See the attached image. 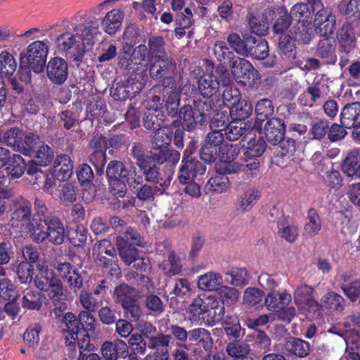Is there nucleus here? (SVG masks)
<instances>
[{
    "instance_id": "obj_42",
    "label": "nucleus",
    "mask_w": 360,
    "mask_h": 360,
    "mask_svg": "<svg viewBox=\"0 0 360 360\" xmlns=\"http://www.w3.org/2000/svg\"><path fill=\"white\" fill-rule=\"evenodd\" d=\"M309 344L300 339L290 338L284 345L285 352L288 354L295 355L300 358L307 356L309 353Z\"/></svg>"
},
{
    "instance_id": "obj_41",
    "label": "nucleus",
    "mask_w": 360,
    "mask_h": 360,
    "mask_svg": "<svg viewBox=\"0 0 360 360\" xmlns=\"http://www.w3.org/2000/svg\"><path fill=\"white\" fill-rule=\"evenodd\" d=\"M142 182L143 177L141 175H139L134 177V179H131L129 181H125L123 179L109 180L110 191L113 195L118 197H123L124 195L127 191V184L135 188Z\"/></svg>"
},
{
    "instance_id": "obj_12",
    "label": "nucleus",
    "mask_w": 360,
    "mask_h": 360,
    "mask_svg": "<svg viewBox=\"0 0 360 360\" xmlns=\"http://www.w3.org/2000/svg\"><path fill=\"white\" fill-rule=\"evenodd\" d=\"M15 201L18 207L12 214L11 226L19 229L21 233H30L32 236L34 221V217L30 220L31 203L23 198H16Z\"/></svg>"
},
{
    "instance_id": "obj_47",
    "label": "nucleus",
    "mask_w": 360,
    "mask_h": 360,
    "mask_svg": "<svg viewBox=\"0 0 360 360\" xmlns=\"http://www.w3.org/2000/svg\"><path fill=\"white\" fill-rule=\"evenodd\" d=\"M225 275L226 282L233 286H244L249 282L248 274L245 269L233 268Z\"/></svg>"
},
{
    "instance_id": "obj_7",
    "label": "nucleus",
    "mask_w": 360,
    "mask_h": 360,
    "mask_svg": "<svg viewBox=\"0 0 360 360\" xmlns=\"http://www.w3.org/2000/svg\"><path fill=\"white\" fill-rule=\"evenodd\" d=\"M294 303L308 319H316L321 314V307L315 300L314 289L307 285H300L294 290Z\"/></svg>"
},
{
    "instance_id": "obj_64",
    "label": "nucleus",
    "mask_w": 360,
    "mask_h": 360,
    "mask_svg": "<svg viewBox=\"0 0 360 360\" xmlns=\"http://www.w3.org/2000/svg\"><path fill=\"white\" fill-rule=\"evenodd\" d=\"M94 295L86 290H82L79 293V302L87 311H96L100 305V302Z\"/></svg>"
},
{
    "instance_id": "obj_27",
    "label": "nucleus",
    "mask_w": 360,
    "mask_h": 360,
    "mask_svg": "<svg viewBox=\"0 0 360 360\" xmlns=\"http://www.w3.org/2000/svg\"><path fill=\"white\" fill-rule=\"evenodd\" d=\"M57 271L61 278L65 281H67L70 287L75 289H80L82 288L83 284L82 278L77 269L70 263L64 262L59 264L57 266Z\"/></svg>"
},
{
    "instance_id": "obj_53",
    "label": "nucleus",
    "mask_w": 360,
    "mask_h": 360,
    "mask_svg": "<svg viewBox=\"0 0 360 360\" xmlns=\"http://www.w3.org/2000/svg\"><path fill=\"white\" fill-rule=\"evenodd\" d=\"M23 136V131L18 128L14 127L4 133L3 139L7 146L13 147L18 150V148H23V146L21 145Z\"/></svg>"
},
{
    "instance_id": "obj_59",
    "label": "nucleus",
    "mask_w": 360,
    "mask_h": 360,
    "mask_svg": "<svg viewBox=\"0 0 360 360\" xmlns=\"http://www.w3.org/2000/svg\"><path fill=\"white\" fill-rule=\"evenodd\" d=\"M255 46L249 47V55L257 60H264L269 56V45L263 39H254Z\"/></svg>"
},
{
    "instance_id": "obj_19",
    "label": "nucleus",
    "mask_w": 360,
    "mask_h": 360,
    "mask_svg": "<svg viewBox=\"0 0 360 360\" xmlns=\"http://www.w3.org/2000/svg\"><path fill=\"white\" fill-rule=\"evenodd\" d=\"M101 353L105 360H117L127 355L128 346L123 340L119 339L105 341L101 345Z\"/></svg>"
},
{
    "instance_id": "obj_63",
    "label": "nucleus",
    "mask_w": 360,
    "mask_h": 360,
    "mask_svg": "<svg viewBox=\"0 0 360 360\" xmlns=\"http://www.w3.org/2000/svg\"><path fill=\"white\" fill-rule=\"evenodd\" d=\"M249 352V346L244 342L236 341L229 343L226 346V352L233 359L244 356Z\"/></svg>"
},
{
    "instance_id": "obj_52",
    "label": "nucleus",
    "mask_w": 360,
    "mask_h": 360,
    "mask_svg": "<svg viewBox=\"0 0 360 360\" xmlns=\"http://www.w3.org/2000/svg\"><path fill=\"white\" fill-rule=\"evenodd\" d=\"M79 323L86 333H89L91 336L97 337L98 332L96 330L97 321L90 311H82L79 314Z\"/></svg>"
},
{
    "instance_id": "obj_22",
    "label": "nucleus",
    "mask_w": 360,
    "mask_h": 360,
    "mask_svg": "<svg viewBox=\"0 0 360 360\" xmlns=\"http://www.w3.org/2000/svg\"><path fill=\"white\" fill-rule=\"evenodd\" d=\"M63 321L65 326L63 329L65 343L68 347H75V342L79 330V319H77L74 314L68 312L64 315Z\"/></svg>"
},
{
    "instance_id": "obj_6",
    "label": "nucleus",
    "mask_w": 360,
    "mask_h": 360,
    "mask_svg": "<svg viewBox=\"0 0 360 360\" xmlns=\"http://www.w3.org/2000/svg\"><path fill=\"white\" fill-rule=\"evenodd\" d=\"M48 54V46L42 41H35L28 45L25 51L20 54V66L25 68V82L29 81L30 69L34 72H41L45 66Z\"/></svg>"
},
{
    "instance_id": "obj_10",
    "label": "nucleus",
    "mask_w": 360,
    "mask_h": 360,
    "mask_svg": "<svg viewBox=\"0 0 360 360\" xmlns=\"http://www.w3.org/2000/svg\"><path fill=\"white\" fill-rule=\"evenodd\" d=\"M92 255L98 265L110 267L109 273L111 275L117 276L120 274L116 252L109 240H103L96 243L93 248Z\"/></svg>"
},
{
    "instance_id": "obj_51",
    "label": "nucleus",
    "mask_w": 360,
    "mask_h": 360,
    "mask_svg": "<svg viewBox=\"0 0 360 360\" xmlns=\"http://www.w3.org/2000/svg\"><path fill=\"white\" fill-rule=\"evenodd\" d=\"M264 297L262 290L253 287L245 289L243 296V303L247 307H254L259 304Z\"/></svg>"
},
{
    "instance_id": "obj_40",
    "label": "nucleus",
    "mask_w": 360,
    "mask_h": 360,
    "mask_svg": "<svg viewBox=\"0 0 360 360\" xmlns=\"http://www.w3.org/2000/svg\"><path fill=\"white\" fill-rule=\"evenodd\" d=\"M344 172L351 177L360 179V153L357 150H352L347 155L343 162Z\"/></svg>"
},
{
    "instance_id": "obj_43",
    "label": "nucleus",
    "mask_w": 360,
    "mask_h": 360,
    "mask_svg": "<svg viewBox=\"0 0 360 360\" xmlns=\"http://www.w3.org/2000/svg\"><path fill=\"white\" fill-rule=\"evenodd\" d=\"M250 127V124L239 120H233L224 129V135L229 141L238 140Z\"/></svg>"
},
{
    "instance_id": "obj_4",
    "label": "nucleus",
    "mask_w": 360,
    "mask_h": 360,
    "mask_svg": "<svg viewBox=\"0 0 360 360\" xmlns=\"http://www.w3.org/2000/svg\"><path fill=\"white\" fill-rule=\"evenodd\" d=\"M149 56L150 60V75L154 79L163 77L172 60L165 51V41L161 37H154L148 41Z\"/></svg>"
},
{
    "instance_id": "obj_50",
    "label": "nucleus",
    "mask_w": 360,
    "mask_h": 360,
    "mask_svg": "<svg viewBox=\"0 0 360 360\" xmlns=\"http://www.w3.org/2000/svg\"><path fill=\"white\" fill-rule=\"evenodd\" d=\"M265 142L262 139H251L248 141L244 153L245 161L261 156L265 150Z\"/></svg>"
},
{
    "instance_id": "obj_45",
    "label": "nucleus",
    "mask_w": 360,
    "mask_h": 360,
    "mask_svg": "<svg viewBox=\"0 0 360 360\" xmlns=\"http://www.w3.org/2000/svg\"><path fill=\"white\" fill-rule=\"evenodd\" d=\"M133 245H127V241L119 236L117 238V247L119 250V255L121 259L127 265H130L138 257V250L132 247Z\"/></svg>"
},
{
    "instance_id": "obj_20",
    "label": "nucleus",
    "mask_w": 360,
    "mask_h": 360,
    "mask_svg": "<svg viewBox=\"0 0 360 360\" xmlns=\"http://www.w3.org/2000/svg\"><path fill=\"white\" fill-rule=\"evenodd\" d=\"M169 337L158 335L156 338L149 340L148 346L150 349H155L154 354H148L143 360H168V347Z\"/></svg>"
},
{
    "instance_id": "obj_25",
    "label": "nucleus",
    "mask_w": 360,
    "mask_h": 360,
    "mask_svg": "<svg viewBox=\"0 0 360 360\" xmlns=\"http://www.w3.org/2000/svg\"><path fill=\"white\" fill-rule=\"evenodd\" d=\"M264 131L267 141L276 145L284 136L285 125L283 121L275 117L270 119L266 122Z\"/></svg>"
},
{
    "instance_id": "obj_9",
    "label": "nucleus",
    "mask_w": 360,
    "mask_h": 360,
    "mask_svg": "<svg viewBox=\"0 0 360 360\" xmlns=\"http://www.w3.org/2000/svg\"><path fill=\"white\" fill-rule=\"evenodd\" d=\"M234 81L243 86L255 87L259 81L258 71L246 59L236 57L230 64Z\"/></svg>"
},
{
    "instance_id": "obj_33",
    "label": "nucleus",
    "mask_w": 360,
    "mask_h": 360,
    "mask_svg": "<svg viewBox=\"0 0 360 360\" xmlns=\"http://www.w3.org/2000/svg\"><path fill=\"white\" fill-rule=\"evenodd\" d=\"M340 283L341 288L345 295L352 301H356L360 295V281H350V276L347 274H341L337 276Z\"/></svg>"
},
{
    "instance_id": "obj_39",
    "label": "nucleus",
    "mask_w": 360,
    "mask_h": 360,
    "mask_svg": "<svg viewBox=\"0 0 360 360\" xmlns=\"http://www.w3.org/2000/svg\"><path fill=\"white\" fill-rule=\"evenodd\" d=\"M327 91L328 86L326 80L323 77H316L312 84L304 91L307 96L311 98L309 103L305 102V104L308 107H312L318 99L327 93Z\"/></svg>"
},
{
    "instance_id": "obj_37",
    "label": "nucleus",
    "mask_w": 360,
    "mask_h": 360,
    "mask_svg": "<svg viewBox=\"0 0 360 360\" xmlns=\"http://www.w3.org/2000/svg\"><path fill=\"white\" fill-rule=\"evenodd\" d=\"M217 171V174L208 180L206 189L212 193H221L227 191L230 187L229 179L225 174V173H228V172H225L224 170Z\"/></svg>"
},
{
    "instance_id": "obj_62",
    "label": "nucleus",
    "mask_w": 360,
    "mask_h": 360,
    "mask_svg": "<svg viewBox=\"0 0 360 360\" xmlns=\"http://www.w3.org/2000/svg\"><path fill=\"white\" fill-rule=\"evenodd\" d=\"M227 41L237 53L243 56L249 55V47L238 34H230L227 37Z\"/></svg>"
},
{
    "instance_id": "obj_17",
    "label": "nucleus",
    "mask_w": 360,
    "mask_h": 360,
    "mask_svg": "<svg viewBox=\"0 0 360 360\" xmlns=\"http://www.w3.org/2000/svg\"><path fill=\"white\" fill-rule=\"evenodd\" d=\"M179 119L183 128L188 131L193 130L198 124H203L205 115L190 105H184L179 110Z\"/></svg>"
},
{
    "instance_id": "obj_54",
    "label": "nucleus",
    "mask_w": 360,
    "mask_h": 360,
    "mask_svg": "<svg viewBox=\"0 0 360 360\" xmlns=\"http://www.w3.org/2000/svg\"><path fill=\"white\" fill-rule=\"evenodd\" d=\"M160 268L168 276L178 274L181 271L179 259L173 253L169 254L168 259L163 261L160 264Z\"/></svg>"
},
{
    "instance_id": "obj_46",
    "label": "nucleus",
    "mask_w": 360,
    "mask_h": 360,
    "mask_svg": "<svg viewBox=\"0 0 360 360\" xmlns=\"http://www.w3.org/2000/svg\"><path fill=\"white\" fill-rule=\"evenodd\" d=\"M230 115L233 120L242 121L248 117L252 112V106L250 101L241 100L232 105L230 108Z\"/></svg>"
},
{
    "instance_id": "obj_48",
    "label": "nucleus",
    "mask_w": 360,
    "mask_h": 360,
    "mask_svg": "<svg viewBox=\"0 0 360 360\" xmlns=\"http://www.w3.org/2000/svg\"><path fill=\"white\" fill-rule=\"evenodd\" d=\"M220 297L219 301L222 307L232 305L237 302L240 297V292L235 288L221 284L217 291Z\"/></svg>"
},
{
    "instance_id": "obj_38",
    "label": "nucleus",
    "mask_w": 360,
    "mask_h": 360,
    "mask_svg": "<svg viewBox=\"0 0 360 360\" xmlns=\"http://www.w3.org/2000/svg\"><path fill=\"white\" fill-rule=\"evenodd\" d=\"M189 341L209 351L212 347V339L210 332L203 328L189 330Z\"/></svg>"
},
{
    "instance_id": "obj_31",
    "label": "nucleus",
    "mask_w": 360,
    "mask_h": 360,
    "mask_svg": "<svg viewBox=\"0 0 360 360\" xmlns=\"http://www.w3.org/2000/svg\"><path fill=\"white\" fill-rule=\"evenodd\" d=\"M224 283L222 275L216 271H210L198 277V287L204 291H217Z\"/></svg>"
},
{
    "instance_id": "obj_58",
    "label": "nucleus",
    "mask_w": 360,
    "mask_h": 360,
    "mask_svg": "<svg viewBox=\"0 0 360 360\" xmlns=\"http://www.w3.org/2000/svg\"><path fill=\"white\" fill-rule=\"evenodd\" d=\"M17 67V63L13 55L7 51L0 53V72L5 75L13 74Z\"/></svg>"
},
{
    "instance_id": "obj_61",
    "label": "nucleus",
    "mask_w": 360,
    "mask_h": 360,
    "mask_svg": "<svg viewBox=\"0 0 360 360\" xmlns=\"http://www.w3.org/2000/svg\"><path fill=\"white\" fill-rule=\"evenodd\" d=\"M274 109L272 102L269 99L263 98L259 101L255 106L257 119L260 121L267 119L273 115Z\"/></svg>"
},
{
    "instance_id": "obj_14",
    "label": "nucleus",
    "mask_w": 360,
    "mask_h": 360,
    "mask_svg": "<svg viewBox=\"0 0 360 360\" xmlns=\"http://www.w3.org/2000/svg\"><path fill=\"white\" fill-rule=\"evenodd\" d=\"M239 152L240 148L236 144H224L221 146L218 151L220 162L216 165L217 170H224L229 174L239 172V162L236 160Z\"/></svg>"
},
{
    "instance_id": "obj_5",
    "label": "nucleus",
    "mask_w": 360,
    "mask_h": 360,
    "mask_svg": "<svg viewBox=\"0 0 360 360\" xmlns=\"http://www.w3.org/2000/svg\"><path fill=\"white\" fill-rule=\"evenodd\" d=\"M311 11L304 3H297L293 5L289 12V17L292 27L295 28L296 38L303 44H308L311 40Z\"/></svg>"
},
{
    "instance_id": "obj_23",
    "label": "nucleus",
    "mask_w": 360,
    "mask_h": 360,
    "mask_svg": "<svg viewBox=\"0 0 360 360\" xmlns=\"http://www.w3.org/2000/svg\"><path fill=\"white\" fill-rule=\"evenodd\" d=\"M124 14L122 11L113 8L103 18L101 25L103 31L109 35H114L122 27Z\"/></svg>"
},
{
    "instance_id": "obj_24",
    "label": "nucleus",
    "mask_w": 360,
    "mask_h": 360,
    "mask_svg": "<svg viewBox=\"0 0 360 360\" xmlns=\"http://www.w3.org/2000/svg\"><path fill=\"white\" fill-rule=\"evenodd\" d=\"M47 75L56 84L65 82L68 76V65L65 60L61 58L51 59L47 65Z\"/></svg>"
},
{
    "instance_id": "obj_57",
    "label": "nucleus",
    "mask_w": 360,
    "mask_h": 360,
    "mask_svg": "<svg viewBox=\"0 0 360 360\" xmlns=\"http://www.w3.org/2000/svg\"><path fill=\"white\" fill-rule=\"evenodd\" d=\"M222 326L228 336L236 338L240 336L241 327L237 316H226L223 321Z\"/></svg>"
},
{
    "instance_id": "obj_1",
    "label": "nucleus",
    "mask_w": 360,
    "mask_h": 360,
    "mask_svg": "<svg viewBox=\"0 0 360 360\" xmlns=\"http://www.w3.org/2000/svg\"><path fill=\"white\" fill-rule=\"evenodd\" d=\"M75 33L65 32L56 40L58 49L67 58L80 61L85 50L93 45L99 34L98 24L92 22L82 29L77 28Z\"/></svg>"
},
{
    "instance_id": "obj_21",
    "label": "nucleus",
    "mask_w": 360,
    "mask_h": 360,
    "mask_svg": "<svg viewBox=\"0 0 360 360\" xmlns=\"http://www.w3.org/2000/svg\"><path fill=\"white\" fill-rule=\"evenodd\" d=\"M106 174L109 180L121 179L129 181L134 179L137 174L136 169L130 167L127 169L122 162L119 161H111L108 164Z\"/></svg>"
},
{
    "instance_id": "obj_49",
    "label": "nucleus",
    "mask_w": 360,
    "mask_h": 360,
    "mask_svg": "<svg viewBox=\"0 0 360 360\" xmlns=\"http://www.w3.org/2000/svg\"><path fill=\"white\" fill-rule=\"evenodd\" d=\"M359 36L356 39L352 31L348 27H343L338 34V41L340 51L349 53L359 44Z\"/></svg>"
},
{
    "instance_id": "obj_11",
    "label": "nucleus",
    "mask_w": 360,
    "mask_h": 360,
    "mask_svg": "<svg viewBox=\"0 0 360 360\" xmlns=\"http://www.w3.org/2000/svg\"><path fill=\"white\" fill-rule=\"evenodd\" d=\"M314 6H320L321 8L315 13L313 27L317 34L328 37L334 32L336 25V17L332 10L324 8L321 0H311Z\"/></svg>"
},
{
    "instance_id": "obj_60",
    "label": "nucleus",
    "mask_w": 360,
    "mask_h": 360,
    "mask_svg": "<svg viewBox=\"0 0 360 360\" xmlns=\"http://www.w3.org/2000/svg\"><path fill=\"white\" fill-rule=\"evenodd\" d=\"M53 158V153L50 147L47 145H42L37 150L32 162L37 165L45 167L52 161Z\"/></svg>"
},
{
    "instance_id": "obj_56",
    "label": "nucleus",
    "mask_w": 360,
    "mask_h": 360,
    "mask_svg": "<svg viewBox=\"0 0 360 360\" xmlns=\"http://www.w3.org/2000/svg\"><path fill=\"white\" fill-rule=\"evenodd\" d=\"M172 130L167 127H160L153 136V143L159 148L165 149L172 141Z\"/></svg>"
},
{
    "instance_id": "obj_55",
    "label": "nucleus",
    "mask_w": 360,
    "mask_h": 360,
    "mask_svg": "<svg viewBox=\"0 0 360 360\" xmlns=\"http://www.w3.org/2000/svg\"><path fill=\"white\" fill-rule=\"evenodd\" d=\"M321 220L314 209H309L308 212V222L304 226V234L307 237L316 236L321 230Z\"/></svg>"
},
{
    "instance_id": "obj_35",
    "label": "nucleus",
    "mask_w": 360,
    "mask_h": 360,
    "mask_svg": "<svg viewBox=\"0 0 360 360\" xmlns=\"http://www.w3.org/2000/svg\"><path fill=\"white\" fill-rule=\"evenodd\" d=\"M112 297L115 302L124 306H128L131 302H137L139 295L134 288L122 284L116 287L112 293Z\"/></svg>"
},
{
    "instance_id": "obj_26",
    "label": "nucleus",
    "mask_w": 360,
    "mask_h": 360,
    "mask_svg": "<svg viewBox=\"0 0 360 360\" xmlns=\"http://www.w3.org/2000/svg\"><path fill=\"white\" fill-rule=\"evenodd\" d=\"M219 82L217 76L210 72L204 73L198 81V89L204 98H210L219 89Z\"/></svg>"
},
{
    "instance_id": "obj_29",
    "label": "nucleus",
    "mask_w": 360,
    "mask_h": 360,
    "mask_svg": "<svg viewBox=\"0 0 360 360\" xmlns=\"http://www.w3.org/2000/svg\"><path fill=\"white\" fill-rule=\"evenodd\" d=\"M340 120L346 128H354L360 125V103H352L345 105L342 110Z\"/></svg>"
},
{
    "instance_id": "obj_16",
    "label": "nucleus",
    "mask_w": 360,
    "mask_h": 360,
    "mask_svg": "<svg viewBox=\"0 0 360 360\" xmlns=\"http://www.w3.org/2000/svg\"><path fill=\"white\" fill-rule=\"evenodd\" d=\"M224 134L221 131L212 130L206 137L201 150V158L205 162L213 161L218 153V146L224 140Z\"/></svg>"
},
{
    "instance_id": "obj_34",
    "label": "nucleus",
    "mask_w": 360,
    "mask_h": 360,
    "mask_svg": "<svg viewBox=\"0 0 360 360\" xmlns=\"http://www.w3.org/2000/svg\"><path fill=\"white\" fill-rule=\"evenodd\" d=\"M91 146L95 149L94 152L90 155V161L96 167H103L105 163V155L104 150L107 147V140L105 137H94Z\"/></svg>"
},
{
    "instance_id": "obj_15",
    "label": "nucleus",
    "mask_w": 360,
    "mask_h": 360,
    "mask_svg": "<svg viewBox=\"0 0 360 360\" xmlns=\"http://www.w3.org/2000/svg\"><path fill=\"white\" fill-rule=\"evenodd\" d=\"M188 150L184 153L181 166L179 172V180L182 184H186L202 176L205 172V166L198 160L186 156Z\"/></svg>"
},
{
    "instance_id": "obj_32",
    "label": "nucleus",
    "mask_w": 360,
    "mask_h": 360,
    "mask_svg": "<svg viewBox=\"0 0 360 360\" xmlns=\"http://www.w3.org/2000/svg\"><path fill=\"white\" fill-rule=\"evenodd\" d=\"M73 165L67 155L57 157L53 163V174L60 181L68 179L72 174Z\"/></svg>"
},
{
    "instance_id": "obj_18",
    "label": "nucleus",
    "mask_w": 360,
    "mask_h": 360,
    "mask_svg": "<svg viewBox=\"0 0 360 360\" xmlns=\"http://www.w3.org/2000/svg\"><path fill=\"white\" fill-rule=\"evenodd\" d=\"M139 167L143 170L145 174L146 180L148 181H153L157 186L156 190L161 194L165 192L171 183L172 174H168L165 178L160 177L158 169L156 167H150L148 165L147 161H140L139 163Z\"/></svg>"
},
{
    "instance_id": "obj_3",
    "label": "nucleus",
    "mask_w": 360,
    "mask_h": 360,
    "mask_svg": "<svg viewBox=\"0 0 360 360\" xmlns=\"http://www.w3.org/2000/svg\"><path fill=\"white\" fill-rule=\"evenodd\" d=\"M32 238L36 242L48 240L56 245L63 243L66 233L63 223L56 217L34 219Z\"/></svg>"
},
{
    "instance_id": "obj_2",
    "label": "nucleus",
    "mask_w": 360,
    "mask_h": 360,
    "mask_svg": "<svg viewBox=\"0 0 360 360\" xmlns=\"http://www.w3.org/2000/svg\"><path fill=\"white\" fill-rule=\"evenodd\" d=\"M189 319L195 323L212 326L221 320L224 314L219 299L214 295L198 296L188 306Z\"/></svg>"
},
{
    "instance_id": "obj_28",
    "label": "nucleus",
    "mask_w": 360,
    "mask_h": 360,
    "mask_svg": "<svg viewBox=\"0 0 360 360\" xmlns=\"http://www.w3.org/2000/svg\"><path fill=\"white\" fill-rule=\"evenodd\" d=\"M292 300L290 292L285 290L269 293L264 300V304L268 310L277 311L284 306H288Z\"/></svg>"
},
{
    "instance_id": "obj_8",
    "label": "nucleus",
    "mask_w": 360,
    "mask_h": 360,
    "mask_svg": "<svg viewBox=\"0 0 360 360\" xmlns=\"http://www.w3.org/2000/svg\"><path fill=\"white\" fill-rule=\"evenodd\" d=\"M39 274L35 278L36 286L44 291H49V295L55 301L63 295V288L61 281L54 276L53 271L49 269L45 262L37 264Z\"/></svg>"
},
{
    "instance_id": "obj_36",
    "label": "nucleus",
    "mask_w": 360,
    "mask_h": 360,
    "mask_svg": "<svg viewBox=\"0 0 360 360\" xmlns=\"http://www.w3.org/2000/svg\"><path fill=\"white\" fill-rule=\"evenodd\" d=\"M161 106L160 97L158 96L147 102L146 107L148 111L144 115L143 117L144 127L146 129H152L160 126L157 118L159 114L154 115L153 112H158Z\"/></svg>"
},
{
    "instance_id": "obj_13",
    "label": "nucleus",
    "mask_w": 360,
    "mask_h": 360,
    "mask_svg": "<svg viewBox=\"0 0 360 360\" xmlns=\"http://www.w3.org/2000/svg\"><path fill=\"white\" fill-rule=\"evenodd\" d=\"M25 169L24 159L18 154H11L7 149L0 147V176L4 172L13 178L20 177Z\"/></svg>"
},
{
    "instance_id": "obj_30",
    "label": "nucleus",
    "mask_w": 360,
    "mask_h": 360,
    "mask_svg": "<svg viewBox=\"0 0 360 360\" xmlns=\"http://www.w3.org/2000/svg\"><path fill=\"white\" fill-rule=\"evenodd\" d=\"M273 15H274V10L273 8H268L262 17H251L249 20V26L252 32L259 36L266 34Z\"/></svg>"
},
{
    "instance_id": "obj_44",
    "label": "nucleus",
    "mask_w": 360,
    "mask_h": 360,
    "mask_svg": "<svg viewBox=\"0 0 360 360\" xmlns=\"http://www.w3.org/2000/svg\"><path fill=\"white\" fill-rule=\"evenodd\" d=\"M321 311L325 309L327 310H333L337 311H341L343 310L345 307L344 298L336 293L328 292L321 300Z\"/></svg>"
}]
</instances>
